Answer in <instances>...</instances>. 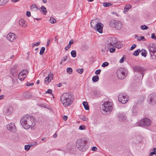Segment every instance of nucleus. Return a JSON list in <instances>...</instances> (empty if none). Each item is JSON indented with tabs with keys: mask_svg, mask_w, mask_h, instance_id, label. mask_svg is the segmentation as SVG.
<instances>
[{
	"mask_svg": "<svg viewBox=\"0 0 156 156\" xmlns=\"http://www.w3.org/2000/svg\"><path fill=\"white\" fill-rule=\"evenodd\" d=\"M20 123L24 128L27 129L30 127H34L36 123V120L33 116L26 115L21 119Z\"/></svg>",
	"mask_w": 156,
	"mask_h": 156,
	"instance_id": "nucleus-1",
	"label": "nucleus"
},
{
	"mask_svg": "<svg viewBox=\"0 0 156 156\" xmlns=\"http://www.w3.org/2000/svg\"><path fill=\"white\" fill-rule=\"evenodd\" d=\"M74 98L73 93L69 92L63 94L60 97V100L64 106L67 107L73 103Z\"/></svg>",
	"mask_w": 156,
	"mask_h": 156,
	"instance_id": "nucleus-2",
	"label": "nucleus"
},
{
	"mask_svg": "<svg viewBox=\"0 0 156 156\" xmlns=\"http://www.w3.org/2000/svg\"><path fill=\"white\" fill-rule=\"evenodd\" d=\"M88 140L85 138H82L78 139L76 141V146L80 150L85 151L87 149L86 145Z\"/></svg>",
	"mask_w": 156,
	"mask_h": 156,
	"instance_id": "nucleus-3",
	"label": "nucleus"
},
{
	"mask_svg": "<svg viewBox=\"0 0 156 156\" xmlns=\"http://www.w3.org/2000/svg\"><path fill=\"white\" fill-rule=\"evenodd\" d=\"M91 26L95 30H96L100 33H103V24L102 23L97 22L95 20H92L90 22Z\"/></svg>",
	"mask_w": 156,
	"mask_h": 156,
	"instance_id": "nucleus-4",
	"label": "nucleus"
},
{
	"mask_svg": "<svg viewBox=\"0 0 156 156\" xmlns=\"http://www.w3.org/2000/svg\"><path fill=\"white\" fill-rule=\"evenodd\" d=\"M113 109L112 104L109 101L105 102L102 106V112L104 114H109Z\"/></svg>",
	"mask_w": 156,
	"mask_h": 156,
	"instance_id": "nucleus-5",
	"label": "nucleus"
},
{
	"mask_svg": "<svg viewBox=\"0 0 156 156\" xmlns=\"http://www.w3.org/2000/svg\"><path fill=\"white\" fill-rule=\"evenodd\" d=\"M109 24L111 27L117 30H120L122 27V24L121 22L114 19L110 20Z\"/></svg>",
	"mask_w": 156,
	"mask_h": 156,
	"instance_id": "nucleus-6",
	"label": "nucleus"
},
{
	"mask_svg": "<svg viewBox=\"0 0 156 156\" xmlns=\"http://www.w3.org/2000/svg\"><path fill=\"white\" fill-rule=\"evenodd\" d=\"M148 50L151 58L155 59L156 58V46L154 44L151 43L148 45Z\"/></svg>",
	"mask_w": 156,
	"mask_h": 156,
	"instance_id": "nucleus-7",
	"label": "nucleus"
},
{
	"mask_svg": "<svg viewBox=\"0 0 156 156\" xmlns=\"http://www.w3.org/2000/svg\"><path fill=\"white\" fill-rule=\"evenodd\" d=\"M133 69L134 72H136L141 75L142 77L140 79H142L146 71V69L138 65L133 66Z\"/></svg>",
	"mask_w": 156,
	"mask_h": 156,
	"instance_id": "nucleus-8",
	"label": "nucleus"
},
{
	"mask_svg": "<svg viewBox=\"0 0 156 156\" xmlns=\"http://www.w3.org/2000/svg\"><path fill=\"white\" fill-rule=\"evenodd\" d=\"M125 69L124 68H119L116 72L117 76L119 79H124L127 76V74L125 72Z\"/></svg>",
	"mask_w": 156,
	"mask_h": 156,
	"instance_id": "nucleus-9",
	"label": "nucleus"
},
{
	"mask_svg": "<svg viewBox=\"0 0 156 156\" xmlns=\"http://www.w3.org/2000/svg\"><path fill=\"white\" fill-rule=\"evenodd\" d=\"M151 120L147 118H145L139 121L138 124L140 126L145 127L149 126L151 124Z\"/></svg>",
	"mask_w": 156,
	"mask_h": 156,
	"instance_id": "nucleus-10",
	"label": "nucleus"
},
{
	"mask_svg": "<svg viewBox=\"0 0 156 156\" xmlns=\"http://www.w3.org/2000/svg\"><path fill=\"white\" fill-rule=\"evenodd\" d=\"M117 42V39L115 37H110L107 41L108 48L111 47H116V45Z\"/></svg>",
	"mask_w": 156,
	"mask_h": 156,
	"instance_id": "nucleus-11",
	"label": "nucleus"
},
{
	"mask_svg": "<svg viewBox=\"0 0 156 156\" xmlns=\"http://www.w3.org/2000/svg\"><path fill=\"white\" fill-rule=\"evenodd\" d=\"M118 98L119 101L123 104H126L129 100L126 94L124 93L120 94L118 96Z\"/></svg>",
	"mask_w": 156,
	"mask_h": 156,
	"instance_id": "nucleus-12",
	"label": "nucleus"
},
{
	"mask_svg": "<svg viewBox=\"0 0 156 156\" xmlns=\"http://www.w3.org/2000/svg\"><path fill=\"white\" fill-rule=\"evenodd\" d=\"M149 103L151 105L155 104L156 102V94L154 93L151 94L148 97Z\"/></svg>",
	"mask_w": 156,
	"mask_h": 156,
	"instance_id": "nucleus-13",
	"label": "nucleus"
},
{
	"mask_svg": "<svg viewBox=\"0 0 156 156\" xmlns=\"http://www.w3.org/2000/svg\"><path fill=\"white\" fill-rule=\"evenodd\" d=\"M8 129L12 132H14L16 130V127L15 125L13 123H10L7 125Z\"/></svg>",
	"mask_w": 156,
	"mask_h": 156,
	"instance_id": "nucleus-14",
	"label": "nucleus"
},
{
	"mask_svg": "<svg viewBox=\"0 0 156 156\" xmlns=\"http://www.w3.org/2000/svg\"><path fill=\"white\" fill-rule=\"evenodd\" d=\"M13 108L11 106L7 107L4 111L5 114L8 115L11 114L13 112Z\"/></svg>",
	"mask_w": 156,
	"mask_h": 156,
	"instance_id": "nucleus-15",
	"label": "nucleus"
},
{
	"mask_svg": "<svg viewBox=\"0 0 156 156\" xmlns=\"http://www.w3.org/2000/svg\"><path fill=\"white\" fill-rule=\"evenodd\" d=\"M16 37V36L14 34L9 33L7 35V39L11 41H13Z\"/></svg>",
	"mask_w": 156,
	"mask_h": 156,
	"instance_id": "nucleus-16",
	"label": "nucleus"
},
{
	"mask_svg": "<svg viewBox=\"0 0 156 156\" xmlns=\"http://www.w3.org/2000/svg\"><path fill=\"white\" fill-rule=\"evenodd\" d=\"M118 119L120 121L124 122L126 120V116L123 113H120L118 116Z\"/></svg>",
	"mask_w": 156,
	"mask_h": 156,
	"instance_id": "nucleus-17",
	"label": "nucleus"
},
{
	"mask_svg": "<svg viewBox=\"0 0 156 156\" xmlns=\"http://www.w3.org/2000/svg\"><path fill=\"white\" fill-rule=\"evenodd\" d=\"M28 73V71L26 69H24L22 70L20 73V75H23V76H26Z\"/></svg>",
	"mask_w": 156,
	"mask_h": 156,
	"instance_id": "nucleus-18",
	"label": "nucleus"
},
{
	"mask_svg": "<svg viewBox=\"0 0 156 156\" xmlns=\"http://www.w3.org/2000/svg\"><path fill=\"white\" fill-rule=\"evenodd\" d=\"M19 24L21 26L25 27L27 25L25 24V21L23 19H21L19 21Z\"/></svg>",
	"mask_w": 156,
	"mask_h": 156,
	"instance_id": "nucleus-19",
	"label": "nucleus"
},
{
	"mask_svg": "<svg viewBox=\"0 0 156 156\" xmlns=\"http://www.w3.org/2000/svg\"><path fill=\"white\" fill-rule=\"evenodd\" d=\"M23 97L27 99H28L31 98V95L29 92L24 93L23 95Z\"/></svg>",
	"mask_w": 156,
	"mask_h": 156,
	"instance_id": "nucleus-20",
	"label": "nucleus"
},
{
	"mask_svg": "<svg viewBox=\"0 0 156 156\" xmlns=\"http://www.w3.org/2000/svg\"><path fill=\"white\" fill-rule=\"evenodd\" d=\"M131 8V6L130 5L128 4L126 5L124 8V12L125 13L126 12H127Z\"/></svg>",
	"mask_w": 156,
	"mask_h": 156,
	"instance_id": "nucleus-21",
	"label": "nucleus"
},
{
	"mask_svg": "<svg viewBox=\"0 0 156 156\" xmlns=\"http://www.w3.org/2000/svg\"><path fill=\"white\" fill-rule=\"evenodd\" d=\"M83 105L84 108L86 110H89V107L88 104L87 103L86 101H83Z\"/></svg>",
	"mask_w": 156,
	"mask_h": 156,
	"instance_id": "nucleus-22",
	"label": "nucleus"
},
{
	"mask_svg": "<svg viewBox=\"0 0 156 156\" xmlns=\"http://www.w3.org/2000/svg\"><path fill=\"white\" fill-rule=\"evenodd\" d=\"M40 11L42 12L44 15H45L47 13L46 8L43 5H42L40 8Z\"/></svg>",
	"mask_w": 156,
	"mask_h": 156,
	"instance_id": "nucleus-23",
	"label": "nucleus"
},
{
	"mask_svg": "<svg viewBox=\"0 0 156 156\" xmlns=\"http://www.w3.org/2000/svg\"><path fill=\"white\" fill-rule=\"evenodd\" d=\"M88 47L86 44L83 45L81 47V50L84 51H86L88 49Z\"/></svg>",
	"mask_w": 156,
	"mask_h": 156,
	"instance_id": "nucleus-24",
	"label": "nucleus"
},
{
	"mask_svg": "<svg viewBox=\"0 0 156 156\" xmlns=\"http://www.w3.org/2000/svg\"><path fill=\"white\" fill-rule=\"evenodd\" d=\"M99 77L98 76H95L93 77L92 78V81L94 82H97L98 81Z\"/></svg>",
	"mask_w": 156,
	"mask_h": 156,
	"instance_id": "nucleus-25",
	"label": "nucleus"
},
{
	"mask_svg": "<svg viewBox=\"0 0 156 156\" xmlns=\"http://www.w3.org/2000/svg\"><path fill=\"white\" fill-rule=\"evenodd\" d=\"M31 10H34V11H36L38 9H38L35 5L33 4L31 6Z\"/></svg>",
	"mask_w": 156,
	"mask_h": 156,
	"instance_id": "nucleus-26",
	"label": "nucleus"
},
{
	"mask_svg": "<svg viewBox=\"0 0 156 156\" xmlns=\"http://www.w3.org/2000/svg\"><path fill=\"white\" fill-rule=\"evenodd\" d=\"M142 52L141 53V55L144 57H146L147 56V52L146 50L144 49H142L141 50Z\"/></svg>",
	"mask_w": 156,
	"mask_h": 156,
	"instance_id": "nucleus-27",
	"label": "nucleus"
},
{
	"mask_svg": "<svg viewBox=\"0 0 156 156\" xmlns=\"http://www.w3.org/2000/svg\"><path fill=\"white\" fill-rule=\"evenodd\" d=\"M51 80H50L49 77H46L45 79L44 82L46 84H48L51 82Z\"/></svg>",
	"mask_w": 156,
	"mask_h": 156,
	"instance_id": "nucleus-28",
	"label": "nucleus"
},
{
	"mask_svg": "<svg viewBox=\"0 0 156 156\" xmlns=\"http://www.w3.org/2000/svg\"><path fill=\"white\" fill-rule=\"evenodd\" d=\"M9 0H0V5H3L5 4Z\"/></svg>",
	"mask_w": 156,
	"mask_h": 156,
	"instance_id": "nucleus-29",
	"label": "nucleus"
},
{
	"mask_svg": "<svg viewBox=\"0 0 156 156\" xmlns=\"http://www.w3.org/2000/svg\"><path fill=\"white\" fill-rule=\"evenodd\" d=\"M140 52V49H138L137 50L135 51L133 53V55L135 56H137L139 55Z\"/></svg>",
	"mask_w": 156,
	"mask_h": 156,
	"instance_id": "nucleus-30",
	"label": "nucleus"
},
{
	"mask_svg": "<svg viewBox=\"0 0 156 156\" xmlns=\"http://www.w3.org/2000/svg\"><path fill=\"white\" fill-rule=\"evenodd\" d=\"M93 94L95 96H98L100 94V92L98 90H94L93 91Z\"/></svg>",
	"mask_w": 156,
	"mask_h": 156,
	"instance_id": "nucleus-31",
	"label": "nucleus"
},
{
	"mask_svg": "<svg viewBox=\"0 0 156 156\" xmlns=\"http://www.w3.org/2000/svg\"><path fill=\"white\" fill-rule=\"evenodd\" d=\"M103 4V5L105 7H108L112 5L111 3L109 2H104Z\"/></svg>",
	"mask_w": 156,
	"mask_h": 156,
	"instance_id": "nucleus-32",
	"label": "nucleus"
},
{
	"mask_svg": "<svg viewBox=\"0 0 156 156\" xmlns=\"http://www.w3.org/2000/svg\"><path fill=\"white\" fill-rule=\"evenodd\" d=\"M71 54L73 57L75 58L76 57V52L75 51L72 50L71 52Z\"/></svg>",
	"mask_w": 156,
	"mask_h": 156,
	"instance_id": "nucleus-33",
	"label": "nucleus"
},
{
	"mask_svg": "<svg viewBox=\"0 0 156 156\" xmlns=\"http://www.w3.org/2000/svg\"><path fill=\"white\" fill-rule=\"evenodd\" d=\"M45 50V48L44 47H42L40 50L39 54L40 55H42L43 54L44 51Z\"/></svg>",
	"mask_w": 156,
	"mask_h": 156,
	"instance_id": "nucleus-34",
	"label": "nucleus"
},
{
	"mask_svg": "<svg viewBox=\"0 0 156 156\" xmlns=\"http://www.w3.org/2000/svg\"><path fill=\"white\" fill-rule=\"evenodd\" d=\"M67 72L69 74H72V69L70 67L68 68L67 69Z\"/></svg>",
	"mask_w": 156,
	"mask_h": 156,
	"instance_id": "nucleus-35",
	"label": "nucleus"
},
{
	"mask_svg": "<svg viewBox=\"0 0 156 156\" xmlns=\"http://www.w3.org/2000/svg\"><path fill=\"white\" fill-rule=\"evenodd\" d=\"M114 47H111L110 48H108L109 49L110 52L111 53H113L115 52V48H114Z\"/></svg>",
	"mask_w": 156,
	"mask_h": 156,
	"instance_id": "nucleus-36",
	"label": "nucleus"
},
{
	"mask_svg": "<svg viewBox=\"0 0 156 156\" xmlns=\"http://www.w3.org/2000/svg\"><path fill=\"white\" fill-rule=\"evenodd\" d=\"M137 109L136 106H134L133 107L132 112L133 113L135 114V115L136 114L137 112L136 111V109Z\"/></svg>",
	"mask_w": 156,
	"mask_h": 156,
	"instance_id": "nucleus-37",
	"label": "nucleus"
},
{
	"mask_svg": "<svg viewBox=\"0 0 156 156\" xmlns=\"http://www.w3.org/2000/svg\"><path fill=\"white\" fill-rule=\"evenodd\" d=\"M140 28L142 30H145L148 29V27L145 25H143L141 26Z\"/></svg>",
	"mask_w": 156,
	"mask_h": 156,
	"instance_id": "nucleus-38",
	"label": "nucleus"
},
{
	"mask_svg": "<svg viewBox=\"0 0 156 156\" xmlns=\"http://www.w3.org/2000/svg\"><path fill=\"white\" fill-rule=\"evenodd\" d=\"M20 76H21L20 78V73H19V75H18V77L19 79L21 80H24L25 79V77H26V76H23V75H22Z\"/></svg>",
	"mask_w": 156,
	"mask_h": 156,
	"instance_id": "nucleus-39",
	"label": "nucleus"
},
{
	"mask_svg": "<svg viewBox=\"0 0 156 156\" xmlns=\"http://www.w3.org/2000/svg\"><path fill=\"white\" fill-rule=\"evenodd\" d=\"M154 151L151 152L149 156H152L153 155L156 154V148H154L153 149Z\"/></svg>",
	"mask_w": 156,
	"mask_h": 156,
	"instance_id": "nucleus-40",
	"label": "nucleus"
},
{
	"mask_svg": "<svg viewBox=\"0 0 156 156\" xmlns=\"http://www.w3.org/2000/svg\"><path fill=\"white\" fill-rule=\"evenodd\" d=\"M76 71L78 73H79L80 74H81L83 73V69L82 68L81 69H77L76 70Z\"/></svg>",
	"mask_w": 156,
	"mask_h": 156,
	"instance_id": "nucleus-41",
	"label": "nucleus"
},
{
	"mask_svg": "<svg viewBox=\"0 0 156 156\" xmlns=\"http://www.w3.org/2000/svg\"><path fill=\"white\" fill-rule=\"evenodd\" d=\"M109 65V63L108 62H105L101 66L103 67H105Z\"/></svg>",
	"mask_w": 156,
	"mask_h": 156,
	"instance_id": "nucleus-42",
	"label": "nucleus"
},
{
	"mask_svg": "<svg viewBox=\"0 0 156 156\" xmlns=\"http://www.w3.org/2000/svg\"><path fill=\"white\" fill-rule=\"evenodd\" d=\"M30 148V146L29 145H27L25 146V149L26 151H28Z\"/></svg>",
	"mask_w": 156,
	"mask_h": 156,
	"instance_id": "nucleus-43",
	"label": "nucleus"
},
{
	"mask_svg": "<svg viewBox=\"0 0 156 156\" xmlns=\"http://www.w3.org/2000/svg\"><path fill=\"white\" fill-rule=\"evenodd\" d=\"M69 57L68 55H67L64 56L63 58L62 59L64 62L66 61L68 59Z\"/></svg>",
	"mask_w": 156,
	"mask_h": 156,
	"instance_id": "nucleus-44",
	"label": "nucleus"
},
{
	"mask_svg": "<svg viewBox=\"0 0 156 156\" xmlns=\"http://www.w3.org/2000/svg\"><path fill=\"white\" fill-rule=\"evenodd\" d=\"M50 22L52 23H55L56 22V20L54 18H50Z\"/></svg>",
	"mask_w": 156,
	"mask_h": 156,
	"instance_id": "nucleus-45",
	"label": "nucleus"
},
{
	"mask_svg": "<svg viewBox=\"0 0 156 156\" xmlns=\"http://www.w3.org/2000/svg\"><path fill=\"white\" fill-rule=\"evenodd\" d=\"M81 119L83 121H87L88 120L87 118H86L84 116L81 117Z\"/></svg>",
	"mask_w": 156,
	"mask_h": 156,
	"instance_id": "nucleus-46",
	"label": "nucleus"
},
{
	"mask_svg": "<svg viewBox=\"0 0 156 156\" xmlns=\"http://www.w3.org/2000/svg\"><path fill=\"white\" fill-rule=\"evenodd\" d=\"M136 44H133L130 48V50H133L136 47Z\"/></svg>",
	"mask_w": 156,
	"mask_h": 156,
	"instance_id": "nucleus-47",
	"label": "nucleus"
},
{
	"mask_svg": "<svg viewBox=\"0 0 156 156\" xmlns=\"http://www.w3.org/2000/svg\"><path fill=\"white\" fill-rule=\"evenodd\" d=\"M101 70L100 69H98L95 72V73L96 75H99L100 74L101 72Z\"/></svg>",
	"mask_w": 156,
	"mask_h": 156,
	"instance_id": "nucleus-48",
	"label": "nucleus"
},
{
	"mask_svg": "<svg viewBox=\"0 0 156 156\" xmlns=\"http://www.w3.org/2000/svg\"><path fill=\"white\" fill-rule=\"evenodd\" d=\"M46 94H52V90L51 89H49L48 90L45 92Z\"/></svg>",
	"mask_w": 156,
	"mask_h": 156,
	"instance_id": "nucleus-49",
	"label": "nucleus"
},
{
	"mask_svg": "<svg viewBox=\"0 0 156 156\" xmlns=\"http://www.w3.org/2000/svg\"><path fill=\"white\" fill-rule=\"evenodd\" d=\"M85 129V126L83 125H81L79 126V129L80 130H83Z\"/></svg>",
	"mask_w": 156,
	"mask_h": 156,
	"instance_id": "nucleus-50",
	"label": "nucleus"
},
{
	"mask_svg": "<svg viewBox=\"0 0 156 156\" xmlns=\"http://www.w3.org/2000/svg\"><path fill=\"white\" fill-rule=\"evenodd\" d=\"M145 37L144 36H141L139 38L137 39V41H140L144 39Z\"/></svg>",
	"mask_w": 156,
	"mask_h": 156,
	"instance_id": "nucleus-51",
	"label": "nucleus"
},
{
	"mask_svg": "<svg viewBox=\"0 0 156 156\" xmlns=\"http://www.w3.org/2000/svg\"><path fill=\"white\" fill-rule=\"evenodd\" d=\"M151 38L154 40L156 39V37L154 33H152L151 34Z\"/></svg>",
	"mask_w": 156,
	"mask_h": 156,
	"instance_id": "nucleus-52",
	"label": "nucleus"
},
{
	"mask_svg": "<svg viewBox=\"0 0 156 156\" xmlns=\"http://www.w3.org/2000/svg\"><path fill=\"white\" fill-rule=\"evenodd\" d=\"M34 83H29L28 82H27L26 83L27 86H32L34 85Z\"/></svg>",
	"mask_w": 156,
	"mask_h": 156,
	"instance_id": "nucleus-53",
	"label": "nucleus"
},
{
	"mask_svg": "<svg viewBox=\"0 0 156 156\" xmlns=\"http://www.w3.org/2000/svg\"><path fill=\"white\" fill-rule=\"evenodd\" d=\"M26 15L28 17H30L31 15L30 12V11H27L26 12Z\"/></svg>",
	"mask_w": 156,
	"mask_h": 156,
	"instance_id": "nucleus-54",
	"label": "nucleus"
},
{
	"mask_svg": "<svg viewBox=\"0 0 156 156\" xmlns=\"http://www.w3.org/2000/svg\"><path fill=\"white\" fill-rule=\"evenodd\" d=\"M97 147H96L94 146L92 148V151H95L97 150Z\"/></svg>",
	"mask_w": 156,
	"mask_h": 156,
	"instance_id": "nucleus-55",
	"label": "nucleus"
},
{
	"mask_svg": "<svg viewBox=\"0 0 156 156\" xmlns=\"http://www.w3.org/2000/svg\"><path fill=\"white\" fill-rule=\"evenodd\" d=\"M73 41H70L69 43V44H68V45L70 47H71V45L73 44Z\"/></svg>",
	"mask_w": 156,
	"mask_h": 156,
	"instance_id": "nucleus-56",
	"label": "nucleus"
},
{
	"mask_svg": "<svg viewBox=\"0 0 156 156\" xmlns=\"http://www.w3.org/2000/svg\"><path fill=\"white\" fill-rule=\"evenodd\" d=\"M40 44V43L39 42H37L36 43L34 44L33 45V47L34 46H38Z\"/></svg>",
	"mask_w": 156,
	"mask_h": 156,
	"instance_id": "nucleus-57",
	"label": "nucleus"
},
{
	"mask_svg": "<svg viewBox=\"0 0 156 156\" xmlns=\"http://www.w3.org/2000/svg\"><path fill=\"white\" fill-rule=\"evenodd\" d=\"M124 60V59L123 57H122L120 60L119 62L120 63H122L123 62Z\"/></svg>",
	"mask_w": 156,
	"mask_h": 156,
	"instance_id": "nucleus-58",
	"label": "nucleus"
},
{
	"mask_svg": "<svg viewBox=\"0 0 156 156\" xmlns=\"http://www.w3.org/2000/svg\"><path fill=\"white\" fill-rule=\"evenodd\" d=\"M48 77H49L50 80H51L53 78V75L52 74H51L50 75V76Z\"/></svg>",
	"mask_w": 156,
	"mask_h": 156,
	"instance_id": "nucleus-59",
	"label": "nucleus"
},
{
	"mask_svg": "<svg viewBox=\"0 0 156 156\" xmlns=\"http://www.w3.org/2000/svg\"><path fill=\"white\" fill-rule=\"evenodd\" d=\"M50 42V40H48L47 42V44H46L47 47H48L49 45Z\"/></svg>",
	"mask_w": 156,
	"mask_h": 156,
	"instance_id": "nucleus-60",
	"label": "nucleus"
},
{
	"mask_svg": "<svg viewBox=\"0 0 156 156\" xmlns=\"http://www.w3.org/2000/svg\"><path fill=\"white\" fill-rule=\"evenodd\" d=\"M68 119V117L67 116L65 115L63 117V119L64 120L66 121Z\"/></svg>",
	"mask_w": 156,
	"mask_h": 156,
	"instance_id": "nucleus-61",
	"label": "nucleus"
},
{
	"mask_svg": "<svg viewBox=\"0 0 156 156\" xmlns=\"http://www.w3.org/2000/svg\"><path fill=\"white\" fill-rule=\"evenodd\" d=\"M70 47L68 45L66 47L65 49L66 50H68Z\"/></svg>",
	"mask_w": 156,
	"mask_h": 156,
	"instance_id": "nucleus-62",
	"label": "nucleus"
},
{
	"mask_svg": "<svg viewBox=\"0 0 156 156\" xmlns=\"http://www.w3.org/2000/svg\"><path fill=\"white\" fill-rule=\"evenodd\" d=\"M39 106H41L42 107H44V105L43 104L40 103L39 104Z\"/></svg>",
	"mask_w": 156,
	"mask_h": 156,
	"instance_id": "nucleus-63",
	"label": "nucleus"
},
{
	"mask_svg": "<svg viewBox=\"0 0 156 156\" xmlns=\"http://www.w3.org/2000/svg\"><path fill=\"white\" fill-rule=\"evenodd\" d=\"M4 98V96L3 95H0V99H2Z\"/></svg>",
	"mask_w": 156,
	"mask_h": 156,
	"instance_id": "nucleus-64",
	"label": "nucleus"
}]
</instances>
